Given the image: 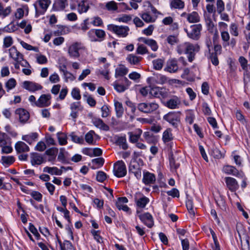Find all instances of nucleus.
<instances>
[{"mask_svg": "<svg viewBox=\"0 0 250 250\" xmlns=\"http://www.w3.org/2000/svg\"><path fill=\"white\" fill-rule=\"evenodd\" d=\"M159 108L158 104L155 102L141 103L138 104V109L143 113H151Z\"/></svg>", "mask_w": 250, "mask_h": 250, "instance_id": "f257e3e1", "label": "nucleus"}, {"mask_svg": "<svg viewBox=\"0 0 250 250\" xmlns=\"http://www.w3.org/2000/svg\"><path fill=\"white\" fill-rule=\"evenodd\" d=\"M202 29V26L201 24H194L190 26V30L188 31L187 29H184L187 33L188 36L195 41L199 39L201 36V31Z\"/></svg>", "mask_w": 250, "mask_h": 250, "instance_id": "f03ea898", "label": "nucleus"}, {"mask_svg": "<svg viewBox=\"0 0 250 250\" xmlns=\"http://www.w3.org/2000/svg\"><path fill=\"white\" fill-rule=\"evenodd\" d=\"M50 0H38L35 4L36 16L37 17L43 14L51 4Z\"/></svg>", "mask_w": 250, "mask_h": 250, "instance_id": "7ed1b4c3", "label": "nucleus"}, {"mask_svg": "<svg viewBox=\"0 0 250 250\" xmlns=\"http://www.w3.org/2000/svg\"><path fill=\"white\" fill-rule=\"evenodd\" d=\"M200 47L198 44H193L189 42H186L185 53L187 55L188 61L192 62L195 58V52L199 51Z\"/></svg>", "mask_w": 250, "mask_h": 250, "instance_id": "20e7f679", "label": "nucleus"}, {"mask_svg": "<svg viewBox=\"0 0 250 250\" xmlns=\"http://www.w3.org/2000/svg\"><path fill=\"white\" fill-rule=\"evenodd\" d=\"M113 172L114 175L118 178L123 177L126 174V168L123 161H119L114 165Z\"/></svg>", "mask_w": 250, "mask_h": 250, "instance_id": "39448f33", "label": "nucleus"}, {"mask_svg": "<svg viewBox=\"0 0 250 250\" xmlns=\"http://www.w3.org/2000/svg\"><path fill=\"white\" fill-rule=\"evenodd\" d=\"M163 119L175 128L178 126V124L180 121L179 115L175 112L168 113L164 115Z\"/></svg>", "mask_w": 250, "mask_h": 250, "instance_id": "423d86ee", "label": "nucleus"}, {"mask_svg": "<svg viewBox=\"0 0 250 250\" xmlns=\"http://www.w3.org/2000/svg\"><path fill=\"white\" fill-rule=\"evenodd\" d=\"M108 29L123 37L127 36L129 30L128 26H118L113 24L108 25Z\"/></svg>", "mask_w": 250, "mask_h": 250, "instance_id": "0eeeda50", "label": "nucleus"}, {"mask_svg": "<svg viewBox=\"0 0 250 250\" xmlns=\"http://www.w3.org/2000/svg\"><path fill=\"white\" fill-rule=\"evenodd\" d=\"M15 114L19 119L20 122L22 124H25L28 121L30 117L29 113L25 109L19 108L15 110Z\"/></svg>", "mask_w": 250, "mask_h": 250, "instance_id": "6e6552de", "label": "nucleus"}, {"mask_svg": "<svg viewBox=\"0 0 250 250\" xmlns=\"http://www.w3.org/2000/svg\"><path fill=\"white\" fill-rule=\"evenodd\" d=\"M129 171L133 173L137 179H139L141 178L142 176L141 168L139 164L136 160L131 161L129 166Z\"/></svg>", "mask_w": 250, "mask_h": 250, "instance_id": "1a4fd4ad", "label": "nucleus"}, {"mask_svg": "<svg viewBox=\"0 0 250 250\" xmlns=\"http://www.w3.org/2000/svg\"><path fill=\"white\" fill-rule=\"evenodd\" d=\"M70 109L71 112L70 116L74 120L78 117L79 111H82L83 109L80 102L72 103L70 104Z\"/></svg>", "mask_w": 250, "mask_h": 250, "instance_id": "9d476101", "label": "nucleus"}, {"mask_svg": "<svg viewBox=\"0 0 250 250\" xmlns=\"http://www.w3.org/2000/svg\"><path fill=\"white\" fill-rule=\"evenodd\" d=\"M84 48L81 43L76 42L69 46L68 52L71 57L78 58L80 55L79 51L84 50Z\"/></svg>", "mask_w": 250, "mask_h": 250, "instance_id": "9b49d317", "label": "nucleus"}, {"mask_svg": "<svg viewBox=\"0 0 250 250\" xmlns=\"http://www.w3.org/2000/svg\"><path fill=\"white\" fill-rule=\"evenodd\" d=\"M51 96L50 94H42L36 102L35 105L39 107L48 106L50 104Z\"/></svg>", "mask_w": 250, "mask_h": 250, "instance_id": "f8f14e48", "label": "nucleus"}, {"mask_svg": "<svg viewBox=\"0 0 250 250\" xmlns=\"http://www.w3.org/2000/svg\"><path fill=\"white\" fill-rule=\"evenodd\" d=\"M22 87L30 92H35L42 88V86L41 84L28 81L23 82Z\"/></svg>", "mask_w": 250, "mask_h": 250, "instance_id": "ddd939ff", "label": "nucleus"}, {"mask_svg": "<svg viewBox=\"0 0 250 250\" xmlns=\"http://www.w3.org/2000/svg\"><path fill=\"white\" fill-rule=\"evenodd\" d=\"M181 104L180 99L177 96H174L167 100L164 104L165 106L171 109H177Z\"/></svg>", "mask_w": 250, "mask_h": 250, "instance_id": "4468645a", "label": "nucleus"}, {"mask_svg": "<svg viewBox=\"0 0 250 250\" xmlns=\"http://www.w3.org/2000/svg\"><path fill=\"white\" fill-rule=\"evenodd\" d=\"M139 217L141 221L148 228H151L154 225V221L152 216L148 212H146L139 215Z\"/></svg>", "mask_w": 250, "mask_h": 250, "instance_id": "2eb2a0df", "label": "nucleus"}, {"mask_svg": "<svg viewBox=\"0 0 250 250\" xmlns=\"http://www.w3.org/2000/svg\"><path fill=\"white\" fill-rule=\"evenodd\" d=\"M223 171L228 174H231L238 178H243L244 173L239 171L234 167L232 166H225L223 167Z\"/></svg>", "mask_w": 250, "mask_h": 250, "instance_id": "dca6fc26", "label": "nucleus"}, {"mask_svg": "<svg viewBox=\"0 0 250 250\" xmlns=\"http://www.w3.org/2000/svg\"><path fill=\"white\" fill-rule=\"evenodd\" d=\"M225 181L227 187L232 192L235 191L239 188V184L236 180L231 177H226L225 178Z\"/></svg>", "mask_w": 250, "mask_h": 250, "instance_id": "f3484780", "label": "nucleus"}, {"mask_svg": "<svg viewBox=\"0 0 250 250\" xmlns=\"http://www.w3.org/2000/svg\"><path fill=\"white\" fill-rule=\"evenodd\" d=\"M68 5V0H54L52 9L56 11H63Z\"/></svg>", "mask_w": 250, "mask_h": 250, "instance_id": "a211bd4d", "label": "nucleus"}, {"mask_svg": "<svg viewBox=\"0 0 250 250\" xmlns=\"http://www.w3.org/2000/svg\"><path fill=\"white\" fill-rule=\"evenodd\" d=\"M45 162V158L44 156L38 153H33L31 156V163L33 166L40 165Z\"/></svg>", "mask_w": 250, "mask_h": 250, "instance_id": "6ab92c4d", "label": "nucleus"}, {"mask_svg": "<svg viewBox=\"0 0 250 250\" xmlns=\"http://www.w3.org/2000/svg\"><path fill=\"white\" fill-rule=\"evenodd\" d=\"M92 123L96 127L101 130L104 131H108L109 130V126L106 125L104 121L100 118H93L92 119Z\"/></svg>", "mask_w": 250, "mask_h": 250, "instance_id": "aec40b11", "label": "nucleus"}, {"mask_svg": "<svg viewBox=\"0 0 250 250\" xmlns=\"http://www.w3.org/2000/svg\"><path fill=\"white\" fill-rule=\"evenodd\" d=\"M15 148L18 153L28 152L30 149L29 146L22 141H19L16 143Z\"/></svg>", "mask_w": 250, "mask_h": 250, "instance_id": "412c9836", "label": "nucleus"}, {"mask_svg": "<svg viewBox=\"0 0 250 250\" xmlns=\"http://www.w3.org/2000/svg\"><path fill=\"white\" fill-rule=\"evenodd\" d=\"M57 151V149L53 148H51L46 150L44 154V156L45 157V155H47L48 157H45V160H46L48 162H54L56 159Z\"/></svg>", "mask_w": 250, "mask_h": 250, "instance_id": "4be33fe9", "label": "nucleus"}, {"mask_svg": "<svg viewBox=\"0 0 250 250\" xmlns=\"http://www.w3.org/2000/svg\"><path fill=\"white\" fill-rule=\"evenodd\" d=\"M155 176L154 174L149 172L144 173L143 182L145 185L153 184L155 181Z\"/></svg>", "mask_w": 250, "mask_h": 250, "instance_id": "5701e85b", "label": "nucleus"}, {"mask_svg": "<svg viewBox=\"0 0 250 250\" xmlns=\"http://www.w3.org/2000/svg\"><path fill=\"white\" fill-rule=\"evenodd\" d=\"M38 136L39 135L37 132H32L29 134L23 135L22 140L30 145L37 140Z\"/></svg>", "mask_w": 250, "mask_h": 250, "instance_id": "b1692460", "label": "nucleus"}, {"mask_svg": "<svg viewBox=\"0 0 250 250\" xmlns=\"http://www.w3.org/2000/svg\"><path fill=\"white\" fill-rule=\"evenodd\" d=\"M89 8V1L88 0H82L78 4V11L80 13L86 12Z\"/></svg>", "mask_w": 250, "mask_h": 250, "instance_id": "393cba45", "label": "nucleus"}, {"mask_svg": "<svg viewBox=\"0 0 250 250\" xmlns=\"http://www.w3.org/2000/svg\"><path fill=\"white\" fill-rule=\"evenodd\" d=\"M174 137L172 133V130L170 128H167L163 133L162 140L164 144H167L172 140Z\"/></svg>", "mask_w": 250, "mask_h": 250, "instance_id": "a878e982", "label": "nucleus"}, {"mask_svg": "<svg viewBox=\"0 0 250 250\" xmlns=\"http://www.w3.org/2000/svg\"><path fill=\"white\" fill-rule=\"evenodd\" d=\"M135 201L136 205L140 208H144L146 205L149 202V199L142 195L140 198H138L137 195L135 196Z\"/></svg>", "mask_w": 250, "mask_h": 250, "instance_id": "bb28decb", "label": "nucleus"}, {"mask_svg": "<svg viewBox=\"0 0 250 250\" xmlns=\"http://www.w3.org/2000/svg\"><path fill=\"white\" fill-rule=\"evenodd\" d=\"M148 80H150L153 83L157 84H163L167 81L165 76L158 74H154L153 77L149 78Z\"/></svg>", "mask_w": 250, "mask_h": 250, "instance_id": "cd10ccee", "label": "nucleus"}, {"mask_svg": "<svg viewBox=\"0 0 250 250\" xmlns=\"http://www.w3.org/2000/svg\"><path fill=\"white\" fill-rule=\"evenodd\" d=\"M128 69L123 64H120L115 70V76L116 78L123 77L128 73Z\"/></svg>", "mask_w": 250, "mask_h": 250, "instance_id": "c85d7f7f", "label": "nucleus"}, {"mask_svg": "<svg viewBox=\"0 0 250 250\" xmlns=\"http://www.w3.org/2000/svg\"><path fill=\"white\" fill-rule=\"evenodd\" d=\"M206 22L207 25L208 30L209 32L213 33L215 30V32L214 34L213 38L214 39L217 37V30L216 29L214 28V25L211 19L210 18H208L206 20Z\"/></svg>", "mask_w": 250, "mask_h": 250, "instance_id": "c756f323", "label": "nucleus"}, {"mask_svg": "<svg viewBox=\"0 0 250 250\" xmlns=\"http://www.w3.org/2000/svg\"><path fill=\"white\" fill-rule=\"evenodd\" d=\"M170 7L171 9H182L185 7V3L182 0H171Z\"/></svg>", "mask_w": 250, "mask_h": 250, "instance_id": "7c9ffc66", "label": "nucleus"}, {"mask_svg": "<svg viewBox=\"0 0 250 250\" xmlns=\"http://www.w3.org/2000/svg\"><path fill=\"white\" fill-rule=\"evenodd\" d=\"M114 106L117 117L119 118L122 117L124 113V108L122 104L118 101H115Z\"/></svg>", "mask_w": 250, "mask_h": 250, "instance_id": "2f4dec72", "label": "nucleus"}, {"mask_svg": "<svg viewBox=\"0 0 250 250\" xmlns=\"http://www.w3.org/2000/svg\"><path fill=\"white\" fill-rule=\"evenodd\" d=\"M187 20L190 23L198 22L200 21V17L196 12H192L187 15Z\"/></svg>", "mask_w": 250, "mask_h": 250, "instance_id": "473e14b6", "label": "nucleus"}, {"mask_svg": "<svg viewBox=\"0 0 250 250\" xmlns=\"http://www.w3.org/2000/svg\"><path fill=\"white\" fill-rule=\"evenodd\" d=\"M143 137L145 141L149 144H154L156 142V139L152 133L146 131L144 133Z\"/></svg>", "mask_w": 250, "mask_h": 250, "instance_id": "72a5a7b5", "label": "nucleus"}, {"mask_svg": "<svg viewBox=\"0 0 250 250\" xmlns=\"http://www.w3.org/2000/svg\"><path fill=\"white\" fill-rule=\"evenodd\" d=\"M15 161L13 156H2L1 158V162L4 165L10 166Z\"/></svg>", "mask_w": 250, "mask_h": 250, "instance_id": "f704fd0d", "label": "nucleus"}, {"mask_svg": "<svg viewBox=\"0 0 250 250\" xmlns=\"http://www.w3.org/2000/svg\"><path fill=\"white\" fill-rule=\"evenodd\" d=\"M43 171L44 172H47L52 175H60L62 173V172L59 170V169L56 167H44L43 169Z\"/></svg>", "mask_w": 250, "mask_h": 250, "instance_id": "c9c22d12", "label": "nucleus"}, {"mask_svg": "<svg viewBox=\"0 0 250 250\" xmlns=\"http://www.w3.org/2000/svg\"><path fill=\"white\" fill-rule=\"evenodd\" d=\"M142 133V131L140 129H138L137 133L136 134H133L131 132H128V134L129 135V141L133 143L137 142L140 138Z\"/></svg>", "mask_w": 250, "mask_h": 250, "instance_id": "e433bc0d", "label": "nucleus"}, {"mask_svg": "<svg viewBox=\"0 0 250 250\" xmlns=\"http://www.w3.org/2000/svg\"><path fill=\"white\" fill-rule=\"evenodd\" d=\"M96 135L93 130H90L85 135V140L89 145H94L95 142L93 140V136Z\"/></svg>", "mask_w": 250, "mask_h": 250, "instance_id": "4c0bfd02", "label": "nucleus"}, {"mask_svg": "<svg viewBox=\"0 0 250 250\" xmlns=\"http://www.w3.org/2000/svg\"><path fill=\"white\" fill-rule=\"evenodd\" d=\"M116 142L118 145L122 146L123 149L125 150L127 148L128 146L126 144V140L125 136L118 137Z\"/></svg>", "mask_w": 250, "mask_h": 250, "instance_id": "58836bf2", "label": "nucleus"}, {"mask_svg": "<svg viewBox=\"0 0 250 250\" xmlns=\"http://www.w3.org/2000/svg\"><path fill=\"white\" fill-rule=\"evenodd\" d=\"M58 140L60 145H65L67 144V135L62 132H58L57 134Z\"/></svg>", "mask_w": 250, "mask_h": 250, "instance_id": "ea45409f", "label": "nucleus"}, {"mask_svg": "<svg viewBox=\"0 0 250 250\" xmlns=\"http://www.w3.org/2000/svg\"><path fill=\"white\" fill-rule=\"evenodd\" d=\"M10 141V138L5 133L0 132V146L7 145Z\"/></svg>", "mask_w": 250, "mask_h": 250, "instance_id": "a19ab883", "label": "nucleus"}, {"mask_svg": "<svg viewBox=\"0 0 250 250\" xmlns=\"http://www.w3.org/2000/svg\"><path fill=\"white\" fill-rule=\"evenodd\" d=\"M17 84L16 81L14 78L10 79L8 81H7L5 83V88L6 89V91L9 92L10 90L15 88Z\"/></svg>", "mask_w": 250, "mask_h": 250, "instance_id": "79ce46f5", "label": "nucleus"}, {"mask_svg": "<svg viewBox=\"0 0 250 250\" xmlns=\"http://www.w3.org/2000/svg\"><path fill=\"white\" fill-rule=\"evenodd\" d=\"M88 33L89 35L95 34L99 38H104L105 35L104 31L101 29H91Z\"/></svg>", "mask_w": 250, "mask_h": 250, "instance_id": "37998d69", "label": "nucleus"}, {"mask_svg": "<svg viewBox=\"0 0 250 250\" xmlns=\"http://www.w3.org/2000/svg\"><path fill=\"white\" fill-rule=\"evenodd\" d=\"M11 9L10 6L4 8L2 4L0 3V17H5L11 13Z\"/></svg>", "mask_w": 250, "mask_h": 250, "instance_id": "c03bdc74", "label": "nucleus"}, {"mask_svg": "<svg viewBox=\"0 0 250 250\" xmlns=\"http://www.w3.org/2000/svg\"><path fill=\"white\" fill-rule=\"evenodd\" d=\"M119 82H118V81L114 83L113 84L114 89L118 92H123L127 89L128 87L120 83Z\"/></svg>", "mask_w": 250, "mask_h": 250, "instance_id": "a18cd8bd", "label": "nucleus"}, {"mask_svg": "<svg viewBox=\"0 0 250 250\" xmlns=\"http://www.w3.org/2000/svg\"><path fill=\"white\" fill-rule=\"evenodd\" d=\"M69 136L73 142L80 144H83L84 140L82 136L79 137L76 135L74 132H72Z\"/></svg>", "mask_w": 250, "mask_h": 250, "instance_id": "49530a36", "label": "nucleus"}, {"mask_svg": "<svg viewBox=\"0 0 250 250\" xmlns=\"http://www.w3.org/2000/svg\"><path fill=\"white\" fill-rule=\"evenodd\" d=\"M194 119L195 115L192 111L189 110L187 112L185 120L187 123L189 125L192 124Z\"/></svg>", "mask_w": 250, "mask_h": 250, "instance_id": "de8ad7c7", "label": "nucleus"}, {"mask_svg": "<svg viewBox=\"0 0 250 250\" xmlns=\"http://www.w3.org/2000/svg\"><path fill=\"white\" fill-rule=\"evenodd\" d=\"M202 109L205 115L209 116L211 115V110L207 103L205 102L202 103Z\"/></svg>", "mask_w": 250, "mask_h": 250, "instance_id": "09e8293b", "label": "nucleus"}, {"mask_svg": "<svg viewBox=\"0 0 250 250\" xmlns=\"http://www.w3.org/2000/svg\"><path fill=\"white\" fill-rule=\"evenodd\" d=\"M178 69V66L177 63H168L167 67L164 69L165 71L170 73H174Z\"/></svg>", "mask_w": 250, "mask_h": 250, "instance_id": "8fccbe9b", "label": "nucleus"}, {"mask_svg": "<svg viewBox=\"0 0 250 250\" xmlns=\"http://www.w3.org/2000/svg\"><path fill=\"white\" fill-rule=\"evenodd\" d=\"M186 207L189 213L193 216L195 215V211L193 208V204L192 200L188 199L186 201Z\"/></svg>", "mask_w": 250, "mask_h": 250, "instance_id": "3c124183", "label": "nucleus"}, {"mask_svg": "<svg viewBox=\"0 0 250 250\" xmlns=\"http://www.w3.org/2000/svg\"><path fill=\"white\" fill-rule=\"evenodd\" d=\"M61 250H74V248L70 241L64 240L62 247H61Z\"/></svg>", "mask_w": 250, "mask_h": 250, "instance_id": "603ef678", "label": "nucleus"}, {"mask_svg": "<svg viewBox=\"0 0 250 250\" xmlns=\"http://www.w3.org/2000/svg\"><path fill=\"white\" fill-rule=\"evenodd\" d=\"M109 66V64L106 63L104 65V70H98V72L102 75L106 79L109 80V70L108 69V67Z\"/></svg>", "mask_w": 250, "mask_h": 250, "instance_id": "864d4df0", "label": "nucleus"}, {"mask_svg": "<svg viewBox=\"0 0 250 250\" xmlns=\"http://www.w3.org/2000/svg\"><path fill=\"white\" fill-rule=\"evenodd\" d=\"M13 43V40L11 37L7 36L3 39V48H8L11 46Z\"/></svg>", "mask_w": 250, "mask_h": 250, "instance_id": "5fc2aeb1", "label": "nucleus"}, {"mask_svg": "<svg viewBox=\"0 0 250 250\" xmlns=\"http://www.w3.org/2000/svg\"><path fill=\"white\" fill-rule=\"evenodd\" d=\"M102 117L103 118H106L109 116L110 110L107 105L104 104L101 107Z\"/></svg>", "mask_w": 250, "mask_h": 250, "instance_id": "6e6d98bb", "label": "nucleus"}, {"mask_svg": "<svg viewBox=\"0 0 250 250\" xmlns=\"http://www.w3.org/2000/svg\"><path fill=\"white\" fill-rule=\"evenodd\" d=\"M142 58L137 57L134 55L130 54L127 57V60L129 62H139L141 61Z\"/></svg>", "mask_w": 250, "mask_h": 250, "instance_id": "4d7b16f0", "label": "nucleus"}, {"mask_svg": "<svg viewBox=\"0 0 250 250\" xmlns=\"http://www.w3.org/2000/svg\"><path fill=\"white\" fill-rule=\"evenodd\" d=\"M30 194L33 198L38 202H41L42 200V195L37 191H32Z\"/></svg>", "mask_w": 250, "mask_h": 250, "instance_id": "13d9d810", "label": "nucleus"}, {"mask_svg": "<svg viewBox=\"0 0 250 250\" xmlns=\"http://www.w3.org/2000/svg\"><path fill=\"white\" fill-rule=\"evenodd\" d=\"M71 95L72 97L76 100H80L81 98L80 91L79 88L76 87L73 88L72 90Z\"/></svg>", "mask_w": 250, "mask_h": 250, "instance_id": "bf43d9fd", "label": "nucleus"}, {"mask_svg": "<svg viewBox=\"0 0 250 250\" xmlns=\"http://www.w3.org/2000/svg\"><path fill=\"white\" fill-rule=\"evenodd\" d=\"M148 52L147 49L143 44H138L136 53L138 54L144 55Z\"/></svg>", "mask_w": 250, "mask_h": 250, "instance_id": "052dcab7", "label": "nucleus"}, {"mask_svg": "<svg viewBox=\"0 0 250 250\" xmlns=\"http://www.w3.org/2000/svg\"><path fill=\"white\" fill-rule=\"evenodd\" d=\"M105 6L109 11H115L118 9L117 3L114 1H111L107 2Z\"/></svg>", "mask_w": 250, "mask_h": 250, "instance_id": "680f3d73", "label": "nucleus"}, {"mask_svg": "<svg viewBox=\"0 0 250 250\" xmlns=\"http://www.w3.org/2000/svg\"><path fill=\"white\" fill-rule=\"evenodd\" d=\"M217 10L218 14H221L225 9V4L222 0H217L216 2Z\"/></svg>", "mask_w": 250, "mask_h": 250, "instance_id": "e2e57ef3", "label": "nucleus"}, {"mask_svg": "<svg viewBox=\"0 0 250 250\" xmlns=\"http://www.w3.org/2000/svg\"><path fill=\"white\" fill-rule=\"evenodd\" d=\"M167 41L169 44L174 45L178 42L179 39L177 36L169 35L167 37Z\"/></svg>", "mask_w": 250, "mask_h": 250, "instance_id": "0e129e2a", "label": "nucleus"}, {"mask_svg": "<svg viewBox=\"0 0 250 250\" xmlns=\"http://www.w3.org/2000/svg\"><path fill=\"white\" fill-rule=\"evenodd\" d=\"M91 232L97 242L103 243V238L100 235L99 231L92 229Z\"/></svg>", "mask_w": 250, "mask_h": 250, "instance_id": "69168bd1", "label": "nucleus"}, {"mask_svg": "<svg viewBox=\"0 0 250 250\" xmlns=\"http://www.w3.org/2000/svg\"><path fill=\"white\" fill-rule=\"evenodd\" d=\"M167 194L173 198L179 197L180 196L179 190L176 188H173L171 190L166 191Z\"/></svg>", "mask_w": 250, "mask_h": 250, "instance_id": "338daca9", "label": "nucleus"}, {"mask_svg": "<svg viewBox=\"0 0 250 250\" xmlns=\"http://www.w3.org/2000/svg\"><path fill=\"white\" fill-rule=\"evenodd\" d=\"M106 178V174L102 171H98L97 173L96 179L100 182H103Z\"/></svg>", "mask_w": 250, "mask_h": 250, "instance_id": "774afa93", "label": "nucleus"}]
</instances>
